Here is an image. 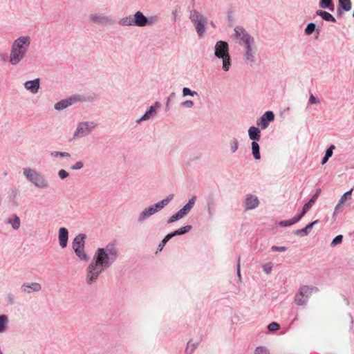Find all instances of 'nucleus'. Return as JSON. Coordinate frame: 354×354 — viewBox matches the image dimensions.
<instances>
[{"instance_id":"1","label":"nucleus","mask_w":354,"mask_h":354,"mask_svg":"<svg viewBox=\"0 0 354 354\" xmlns=\"http://www.w3.org/2000/svg\"><path fill=\"white\" fill-rule=\"evenodd\" d=\"M118 257V251L114 243H108L105 248H98L86 268V284L95 283L100 274L109 268Z\"/></svg>"},{"instance_id":"2","label":"nucleus","mask_w":354,"mask_h":354,"mask_svg":"<svg viewBox=\"0 0 354 354\" xmlns=\"http://www.w3.org/2000/svg\"><path fill=\"white\" fill-rule=\"evenodd\" d=\"M214 51L215 57L222 61V69L225 72L228 71L232 66L228 43L225 41H218L214 46Z\"/></svg>"},{"instance_id":"3","label":"nucleus","mask_w":354,"mask_h":354,"mask_svg":"<svg viewBox=\"0 0 354 354\" xmlns=\"http://www.w3.org/2000/svg\"><path fill=\"white\" fill-rule=\"evenodd\" d=\"M23 174L26 178L39 189H47L50 187L48 179L36 170L26 167L23 169Z\"/></svg>"},{"instance_id":"4","label":"nucleus","mask_w":354,"mask_h":354,"mask_svg":"<svg viewBox=\"0 0 354 354\" xmlns=\"http://www.w3.org/2000/svg\"><path fill=\"white\" fill-rule=\"evenodd\" d=\"M189 19L194 24L198 37H203L206 30L205 24L207 23V18L196 10H192L189 12Z\"/></svg>"},{"instance_id":"5","label":"nucleus","mask_w":354,"mask_h":354,"mask_svg":"<svg viewBox=\"0 0 354 354\" xmlns=\"http://www.w3.org/2000/svg\"><path fill=\"white\" fill-rule=\"evenodd\" d=\"M317 291L318 288L315 286H301L295 296V303L297 306H306L312 293Z\"/></svg>"},{"instance_id":"6","label":"nucleus","mask_w":354,"mask_h":354,"mask_svg":"<svg viewBox=\"0 0 354 354\" xmlns=\"http://www.w3.org/2000/svg\"><path fill=\"white\" fill-rule=\"evenodd\" d=\"M96 124L94 122H81L78 123L73 133V138H80L88 136L95 128Z\"/></svg>"},{"instance_id":"7","label":"nucleus","mask_w":354,"mask_h":354,"mask_svg":"<svg viewBox=\"0 0 354 354\" xmlns=\"http://www.w3.org/2000/svg\"><path fill=\"white\" fill-rule=\"evenodd\" d=\"M136 26L144 27L156 24L158 22L157 16L147 17L141 11H137L134 15Z\"/></svg>"},{"instance_id":"8","label":"nucleus","mask_w":354,"mask_h":354,"mask_svg":"<svg viewBox=\"0 0 354 354\" xmlns=\"http://www.w3.org/2000/svg\"><path fill=\"white\" fill-rule=\"evenodd\" d=\"M234 35L240 40L239 44L243 45V46L251 43H255L254 37L242 26H236L234 28Z\"/></svg>"},{"instance_id":"9","label":"nucleus","mask_w":354,"mask_h":354,"mask_svg":"<svg viewBox=\"0 0 354 354\" xmlns=\"http://www.w3.org/2000/svg\"><path fill=\"white\" fill-rule=\"evenodd\" d=\"M30 43L31 39L29 36H21L13 41L11 48L17 50H20L21 52L26 54L30 47Z\"/></svg>"},{"instance_id":"10","label":"nucleus","mask_w":354,"mask_h":354,"mask_svg":"<svg viewBox=\"0 0 354 354\" xmlns=\"http://www.w3.org/2000/svg\"><path fill=\"white\" fill-rule=\"evenodd\" d=\"M244 47L243 59L248 64H252L256 61L255 43L245 45Z\"/></svg>"},{"instance_id":"11","label":"nucleus","mask_w":354,"mask_h":354,"mask_svg":"<svg viewBox=\"0 0 354 354\" xmlns=\"http://www.w3.org/2000/svg\"><path fill=\"white\" fill-rule=\"evenodd\" d=\"M89 20L93 23L103 26L113 25L115 22L110 17L97 14L91 15L89 16Z\"/></svg>"},{"instance_id":"12","label":"nucleus","mask_w":354,"mask_h":354,"mask_svg":"<svg viewBox=\"0 0 354 354\" xmlns=\"http://www.w3.org/2000/svg\"><path fill=\"white\" fill-rule=\"evenodd\" d=\"M274 114L271 111H266L263 115L257 120V124L262 129H266L269 124V122L274 121Z\"/></svg>"},{"instance_id":"13","label":"nucleus","mask_w":354,"mask_h":354,"mask_svg":"<svg viewBox=\"0 0 354 354\" xmlns=\"http://www.w3.org/2000/svg\"><path fill=\"white\" fill-rule=\"evenodd\" d=\"M42 286L37 282H26L21 286V290L23 293L30 294L31 292H38L41 290Z\"/></svg>"},{"instance_id":"14","label":"nucleus","mask_w":354,"mask_h":354,"mask_svg":"<svg viewBox=\"0 0 354 354\" xmlns=\"http://www.w3.org/2000/svg\"><path fill=\"white\" fill-rule=\"evenodd\" d=\"M245 211L254 209L259 205V200L255 195L247 194L243 202Z\"/></svg>"},{"instance_id":"15","label":"nucleus","mask_w":354,"mask_h":354,"mask_svg":"<svg viewBox=\"0 0 354 354\" xmlns=\"http://www.w3.org/2000/svg\"><path fill=\"white\" fill-rule=\"evenodd\" d=\"M158 211L153 205L144 209L138 217V222L142 223L145 221L149 218L151 216L155 214Z\"/></svg>"},{"instance_id":"16","label":"nucleus","mask_w":354,"mask_h":354,"mask_svg":"<svg viewBox=\"0 0 354 354\" xmlns=\"http://www.w3.org/2000/svg\"><path fill=\"white\" fill-rule=\"evenodd\" d=\"M26 53L11 48L10 63L12 65L18 64L26 56Z\"/></svg>"},{"instance_id":"17","label":"nucleus","mask_w":354,"mask_h":354,"mask_svg":"<svg viewBox=\"0 0 354 354\" xmlns=\"http://www.w3.org/2000/svg\"><path fill=\"white\" fill-rule=\"evenodd\" d=\"M39 78H36L33 80H28L24 83V87L26 90L30 91L32 94L38 93L40 86Z\"/></svg>"},{"instance_id":"18","label":"nucleus","mask_w":354,"mask_h":354,"mask_svg":"<svg viewBox=\"0 0 354 354\" xmlns=\"http://www.w3.org/2000/svg\"><path fill=\"white\" fill-rule=\"evenodd\" d=\"M58 238L59 241V245L62 248L67 246L68 239V231L65 227H61L59 230Z\"/></svg>"},{"instance_id":"19","label":"nucleus","mask_w":354,"mask_h":354,"mask_svg":"<svg viewBox=\"0 0 354 354\" xmlns=\"http://www.w3.org/2000/svg\"><path fill=\"white\" fill-rule=\"evenodd\" d=\"M76 97H70L68 99L62 100L61 101L57 102L55 104V109L58 111L64 110L72 105L75 102H76Z\"/></svg>"},{"instance_id":"20","label":"nucleus","mask_w":354,"mask_h":354,"mask_svg":"<svg viewBox=\"0 0 354 354\" xmlns=\"http://www.w3.org/2000/svg\"><path fill=\"white\" fill-rule=\"evenodd\" d=\"M86 237V236L84 234H79L77 235L72 242L73 249L75 250L81 248H84Z\"/></svg>"},{"instance_id":"21","label":"nucleus","mask_w":354,"mask_h":354,"mask_svg":"<svg viewBox=\"0 0 354 354\" xmlns=\"http://www.w3.org/2000/svg\"><path fill=\"white\" fill-rule=\"evenodd\" d=\"M160 106L159 102H156L154 105H152L142 116V120H148L153 118L157 114V109Z\"/></svg>"},{"instance_id":"22","label":"nucleus","mask_w":354,"mask_h":354,"mask_svg":"<svg viewBox=\"0 0 354 354\" xmlns=\"http://www.w3.org/2000/svg\"><path fill=\"white\" fill-rule=\"evenodd\" d=\"M248 136L252 141H258L261 138V131L258 127H250L248 129Z\"/></svg>"},{"instance_id":"23","label":"nucleus","mask_w":354,"mask_h":354,"mask_svg":"<svg viewBox=\"0 0 354 354\" xmlns=\"http://www.w3.org/2000/svg\"><path fill=\"white\" fill-rule=\"evenodd\" d=\"M196 199V196H193L189 200L188 203L186 205H185L180 209V213H182L184 216H186L187 214H188V213L190 212L192 208L194 207V205L195 204Z\"/></svg>"},{"instance_id":"24","label":"nucleus","mask_w":354,"mask_h":354,"mask_svg":"<svg viewBox=\"0 0 354 354\" xmlns=\"http://www.w3.org/2000/svg\"><path fill=\"white\" fill-rule=\"evenodd\" d=\"M174 194H171L169 196H167L163 200L158 202L157 203L153 204L155 206L156 210L158 212L164 208L166 205L169 204V203L173 199Z\"/></svg>"},{"instance_id":"25","label":"nucleus","mask_w":354,"mask_h":354,"mask_svg":"<svg viewBox=\"0 0 354 354\" xmlns=\"http://www.w3.org/2000/svg\"><path fill=\"white\" fill-rule=\"evenodd\" d=\"M316 15L321 17L326 21L336 22V19L326 11L318 10L316 11Z\"/></svg>"},{"instance_id":"26","label":"nucleus","mask_w":354,"mask_h":354,"mask_svg":"<svg viewBox=\"0 0 354 354\" xmlns=\"http://www.w3.org/2000/svg\"><path fill=\"white\" fill-rule=\"evenodd\" d=\"M119 25L122 26H136L135 19L133 15H129L126 17H123L118 21Z\"/></svg>"},{"instance_id":"27","label":"nucleus","mask_w":354,"mask_h":354,"mask_svg":"<svg viewBox=\"0 0 354 354\" xmlns=\"http://www.w3.org/2000/svg\"><path fill=\"white\" fill-rule=\"evenodd\" d=\"M252 153L255 160L261 159L260 147L257 142L252 141L251 143Z\"/></svg>"},{"instance_id":"28","label":"nucleus","mask_w":354,"mask_h":354,"mask_svg":"<svg viewBox=\"0 0 354 354\" xmlns=\"http://www.w3.org/2000/svg\"><path fill=\"white\" fill-rule=\"evenodd\" d=\"M207 212L209 217H212L215 212L214 201L212 196H209L207 201Z\"/></svg>"},{"instance_id":"29","label":"nucleus","mask_w":354,"mask_h":354,"mask_svg":"<svg viewBox=\"0 0 354 354\" xmlns=\"http://www.w3.org/2000/svg\"><path fill=\"white\" fill-rule=\"evenodd\" d=\"M8 322V317L6 315H0V333L7 330Z\"/></svg>"},{"instance_id":"30","label":"nucleus","mask_w":354,"mask_h":354,"mask_svg":"<svg viewBox=\"0 0 354 354\" xmlns=\"http://www.w3.org/2000/svg\"><path fill=\"white\" fill-rule=\"evenodd\" d=\"M192 229V226L190 225H187L180 227V229L176 230L174 232H170V233L171 234L172 236L174 237L176 236H180V235L185 234L187 233L188 232H189Z\"/></svg>"},{"instance_id":"31","label":"nucleus","mask_w":354,"mask_h":354,"mask_svg":"<svg viewBox=\"0 0 354 354\" xmlns=\"http://www.w3.org/2000/svg\"><path fill=\"white\" fill-rule=\"evenodd\" d=\"M75 254L77 257L83 261H88L89 260V257L84 251V248H81L78 250H74Z\"/></svg>"},{"instance_id":"32","label":"nucleus","mask_w":354,"mask_h":354,"mask_svg":"<svg viewBox=\"0 0 354 354\" xmlns=\"http://www.w3.org/2000/svg\"><path fill=\"white\" fill-rule=\"evenodd\" d=\"M320 192H321L320 189H318L316 191V193L310 198V199L308 201V203L304 204V205L303 207H305V209L309 210L311 208V207L313 206V205L315 203L316 200L317 199Z\"/></svg>"},{"instance_id":"33","label":"nucleus","mask_w":354,"mask_h":354,"mask_svg":"<svg viewBox=\"0 0 354 354\" xmlns=\"http://www.w3.org/2000/svg\"><path fill=\"white\" fill-rule=\"evenodd\" d=\"M319 7L323 9H329L330 11L334 10V5L332 0H320Z\"/></svg>"},{"instance_id":"34","label":"nucleus","mask_w":354,"mask_h":354,"mask_svg":"<svg viewBox=\"0 0 354 354\" xmlns=\"http://www.w3.org/2000/svg\"><path fill=\"white\" fill-rule=\"evenodd\" d=\"M339 4L344 11L348 12L351 9V0H338Z\"/></svg>"},{"instance_id":"35","label":"nucleus","mask_w":354,"mask_h":354,"mask_svg":"<svg viewBox=\"0 0 354 354\" xmlns=\"http://www.w3.org/2000/svg\"><path fill=\"white\" fill-rule=\"evenodd\" d=\"M8 223L11 224L15 230H18L20 227V218L16 214L13 215V218L9 219Z\"/></svg>"},{"instance_id":"36","label":"nucleus","mask_w":354,"mask_h":354,"mask_svg":"<svg viewBox=\"0 0 354 354\" xmlns=\"http://www.w3.org/2000/svg\"><path fill=\"white\" fill-rule=\"evenodd\" d=\"M312 229V225L308 224L305 227L301 230H297L294 232L295 235L307 236L309 234V231Z\"/></svg>"},{"instance_id":"37","label":"nucleus","mask_w":354,"mask_h":354,"mask_svg":"<svg viewBox=\"0 0 354 354\" xmlns=\"http://www.w3.org/2000/svg\"><path fill=\"white\" fill-rule=\"evenodd\" d=\"M316 29V24L314 22H310L307 24L304 32L306 35H310Z\"/></svg>"},{"instance_id":"38","label":"nucleus","mask_w":354,"mask_h":354,"mask_svg":"<svg viewBox=\"0 0 354 354\" xmlns=\"http://www.w3.org/2000/svg\"><path fill=\"white\" fill-rule=\"evenodd\" d=\"M184 217L182 213H180V210H178L175 214L172 215L171 217L169 218L167 220L168 223H174L180 218Z\"/></svg>"},{"instance_id":"39","label":"nucleus","mask_w":354,"mask_h":354,"mask_svg":"<svg viewBox=\"0 0 354 354\" xmlns=\"http://www.w3.org/2000/svg\"><path fill=\"white\" fill-rule=\"evenodd\" d=\"M195 95H198V93L195 91H192L188 87H184L183 88V97H186V96H195Z\"/></svg>"},{"instance_id":"40","label":"nucleus","mask_w":354,"mask_h":354,"mask_svg":"<svg viewBox=\"0 0 354 354\" xmlns=\"http://www.w3.org/2000/svg\"><path fill=\"white\" fill-rule=\"evenodd\" d=\"M352 192L353 189H351L350 190L345 192L339 199L340 203H344L346 200L351 199Z\"/></svg>"},{"instance_id":"41","label":"nucleus","mask_w":354,"mask_h":354,"mask_svg":"<svg viewBox=\"0 0 354 354\" xmlns=\"http://www.w3.org/2000/svg\"><path fill=\"white\" fill-rule=\"evenodd\" d=\"M308 211V209H305V207H303L301 212L299 214L295 216L292 218V221L295 222V223H297L298 221H299L301 219V218L306 214V212Z\"/></svg>"},{"instance_id":"42","label":"nucleus","mask_w":354,"mask_h":354,"mask_svg":"<svg viewBox=\"0 0 354 354\" xmlns=\"http://www.w3.org/2000/svg\"><path fill=\"white\" fill-rule=\"evenodd\" d=\"M239 147V141L236 138H234L230 141V149L232 153H235Z\"/></svg>"},{"instance_id":"43","label":"nucleus","mask_w":354,"mask_h":354,"mask_svg":"<svg viewBox=\"0 0 354 354\" xmlns=\"http://www.w3.org/2000/svg\"><path fill=\"white\" fill-rule=\"evenodd\" d=\"M191 340L187 342V346L185 349V354H192L196 347V344H191Z\"/></svg>"},{"instance_id":"44","label":"nucleus","mask_w":354,"mask_h":354,"mask_svg":"<svg viewBox=\"0 0 354 354\" xmlns=\"http://www.w3.org/2000/svg\"><path fill=\"white\" fill-rule=\"evenodd\" d=\"M171 238H173L172 235L171 233H169L168 234H167L164 239L162 240L161 243H160L158 248H159V250H162V249L163 248V247L165 245V244L167 243V241H169Z\"/></svg>"},{"instance_id":"45","label":"nucleus","mask_w":354,"mask_h":354,"mask_svg":"<svg viewBox=\"0 0 354 354\" xmlns=\"http://www.w3.org/2000/svg\"><path fill=\"white\" fill-rule=\"evenodd\" d=\"M51 156L53 157H70L71 154L68 152H61V151H53L50 153Z\"/></svg>"},{"instance_id":"46","label":"nucleus","mask_w":354,"mask_h":354,"mask_svg":"<svg viewBox=\"0 0 354 354\" xmlns=\"http://www.w3.org/2000/svg\"><path fill=\"white\" fill-rule=\"evenodd\" d=\"M254 354H270L269 351L264 346H258L254 350Z\"/></svg>"},{"instance_id":"47","label":"nucleus","mask_w":354,"mask_h":354,"mask_svg":"<svg viewBox=\"0 0 354 354\" xmlns=\"http://www.w3.org/2000/svg\"><path fill=\"white\" fill-rule=\"evenodd\" d=\"M343 240V236L342 235H337L336 236L332 241L330 245L331 246H335L337 244H339L342 242Z\"/></svg>"},{"instance_id":"48","label":"nucleus","mask_w":354,"mask_h":354,"mask_svg":"<svg viewBox=\"0 0 354 354\" xmlns=\"http://www.w3.org/2000/svg\"><path fill=\"white\" fill-rule=\"evenodd\" d=\"M6 301L9 305H13L15 303V297L12 293H8L6 295Z\"/></svg>"},{"instance_id":"49","label":"nucleus","mask_w":354,"mask_h":354,"mask_svg":"<svg viewBox=\"0 0 354 354\" xmlns=\"http://www.w3.org/2000/svg\"><path fill=\"white\" fill-rule=\"evenodd\" d=\"M280 326L277 322H271L268 325V329L269 331H274L279 329Z\"/></svg>"},{"instance_id":"50","label":"nucleus","mask_w":354,"mask_h":354,"mask_svg":"<svg viewBox=\"0 0 354 354\" xmlns=\"http://www.w3.org/2000/svg\"><path fill=\"white\" fill-rule=\"evenodd\" d=\"M295 222H293L292 221V218L291 219H289V220H286V221H281L279 223V226L281 227H287V226H290L293 224H295Z\"/></svg>"},{"instance_id":"51","label":"nucleus","mask_w":354,"mask_h":354,"mask_svg":"<svg viewBox=\"0 0 354 354\" xmlns=\"http://www.w3.org/2000/svg\"><path fill=\"white\" fill-rule=\"evenodd\" d=\"M335 146L334 145H331L325 151V156L330 158L333 154V149H335Z\"/></svg>"},{"instance_id":"52","label":"nucleus","mask_w":354,"mask_h":354,"mask_svg":"<svg viewBox=\"0 0 354 354\" xmlns=\"http://www.w3.org/2000/svg\"><path fill=\"white\" fill-rule=\"evenodd\" d=\"M84 167V163L82 161H78L75 164L71 166V169L73 170H79L81 169Z\"/></svg>"},{"instance_id":"53","label":"nucleus","mask_w":354,"mask_h":354,"mask_svg":"<svg viewBox=\"0 0 354 354\" xmlns=\"http://www.w3.org/2000/svg\"><path fill=\"white\" fill-rule=\"evenodd\" d=\"M181 106L185 108H192L194 106V102L192 100H185L181 103Z\"/></svg>"},{"instance_id":"54","label":"nucleus","mask_w":354,"mask_h":354,"mask_svg":"<svg viewBox=\"0 0 354 354\" xmlns=\"http://www.w3.org/2000/svg\"><path fill=\"white\" fill-rule=\"evenodd\" d=\"M58 176L62 180H64L68 176V173L64 169H60L58 171Z\"/></svg>"},{"instance_id":"55","label":"nucleus","mask_w":354,"mask_h":354,"mask_svg":"<svg viewBox=\"0 0 354 354\" xmlns=\"http://www.w3.org/2000/svg\"><path fill=\"white\" fill-rule=\"evenodd\" d=\"M271 250L272 251H276V252H285L287 250V248L285 246L273 245V246H272Z\"/></svg>"},{"instance_id":"56","label":"nucleus","mask_w":354,"mask_h":354,"mask_svg":"<svg viewBox=\"0 0 354 354\" xmlns=\"http://www.w3.org/2000/svg\"><path fill=\"white\" fill-rule=\"evenodd\" d=\"M263 270L267 274H270L271 272H272V265H271V263L263 265Z\"/></svg>"},{"instance_id":"57","label":"nucleus","mask_w":354,"mask_h":354,"mask_svg":"<svg viewBox=\"0 0 354 354\" xmlns=\"http://www.w3.org/2000/svg\"><path fill=\"white\" fill-rule=\"evenodd\" d=\"M176 96V93L174 92H172L171 93H170V95H169V97H167V102H166V108L167 109H169V103L171 102V100L174 98Z\"/></svg>"},{"instance_id":"58","label":"nucleus","mask_w":354,"mask_h":354,"mask_svg":"<svg viewBox=\"0 0 354 354\" xmlns=\"http://www.w3.org/2000/svg\"><path fill=\"white\" fill-rule=\"evenodd\" d=\"M309 103L311 104H315L319 103V101L316 97L311 94L309 97Z\"/></svg>"},{"instance_id":"59","label":"nucleus","mask_w":354,"mask_h":354,"mask_svg":"<svg viewBox=\"0 0 354 354\" xmlns=\"http://www.w3.org/2000/svg\"><path fill=\"white\" fill-rule=\"evenodd\" d=\"M342 204L343 203H340V201H339L338 203L337 204V205L335 207L333 216H335V215L341 210V206Z\"/></svg>"},{"instance_id":"60","label":"nucleus","mask_w":354,"mask_h":354,"mask_svg":"<svg viewBox=\"0 0 354 354\" xmlns=\"http://www.w3.org/2000/svg\"><path fill=\"white\" fill-rule=\"evenodd\" d=\"M171 15H172L174 21H176V20L178 19V10H173L172 12H171Z\"/></svg>"},{"instance_id":"61","label":"nucleus","mask_w":354,"mask_h":354,"mask_svg":"<svg viewBox=\"0 0 354 354\" xmlns=\"http://www.w3.org/2000/svg\"><path fill=\"white\" fill-rule=\"evenodd\" d=\"M237 276L239 279H241V270H240V257L238 258V263H237Z\"/></svg>"},{"instance_id":"62","label":"nucleus","mask_w":354,"mask_h":354,"mask_svg":"<svg viewBox=\"0 0 354 354\" xmlns=\"http://www.w3.org/2000/svg\"><path fill=\"white\" fill-rule=\"evenodd\" d=\"M328 159L329 158L328 157L324 156L322 160V165H325L327 162V161L328 160Z\"/></svg>"},{"instance_id":"63","label":"nucleus","mask_w":354,"mask_h":354,"mask_svg":"<svg viewBox=\"0 0 354 354\" xmlns=\"http://www.w3.org/2000/svg\"><path fill=\"white\" fill-rule=\"evenodd\" d=\"M315 32H316V34L315 35V38L318 39L319 34H320V30L319 28H317Z\"/></svg>"},{"instance_id":"64","label":"nucleus","mask_w":354,"mask_h":354,"mask_svg":"<svg viewBox=\"0 0 354 354\" xmlns=\"http://www.w3.org/2000/svg\"><path fill=\"white\" fill-rule=\"evenodd\" d=\"M6 55L3 53H0V61H4L6 60Z\"/></svg>"}]
</instances>
